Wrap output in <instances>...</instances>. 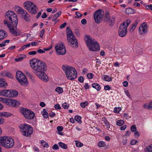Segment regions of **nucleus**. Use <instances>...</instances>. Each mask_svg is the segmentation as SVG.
Instances as JSON below:
<instances>
[{
    "instance_id": "nucleus-1",
    "label": "nucleus",
    "mask_w": 152,
    "mask_h": 152,
    "mask_svg": "<svg viewBox=\"0 0 152 152\" xmlns=\"http://www.w3.org/2000/svg\"><path fill=\"white\" fill-rule=\"evenodd\" d=\"M29 63L34 74L42 80H47L48 77L45 72L47 70V65L45 62L36 58H33L29 60Z\"/></svg>"
},
{
    "instance_id": "nucleus-2",
    "label": "nucleus",
    "mask_w": 152,
    "mask_h": 152,
    "mask_svg": "<svg viewBox=\"0 0 152 152\" xmlns=\"http://www.w3.org/2000/svg\"><path fill=\"white\" fill-rule=\"evenodd\" d=\"M62 69L68 79L74 80L77 77V72L73 67L67 65H63Z\"/></svg>"
},
{
    "instance_id": "nucleus-3",
    "label": "nucleus",
    "mask_w": 152,
    "mask_h": 152,
    "mask_svg": "<svg viewBox=\"0 0 152 152\" xmlns=\"http://www.w3.org/2000/svg\"><path fill=\"white\" fill-rule=\"evenodd\" d=\"M85 39L87 46L90 50L95 51L99 49V46L97 42L95 41L94 39L92 40L91 39L89 36L86 35Z\"/></svg>"
},
{
    "instance_id": "nucleus-4",
    "label": "nucleus",
    "mask_w": 152,
    "mask_h": 152,
    "mask_svg": "<svg viewBox=\"0 0 152 152\" xmlns=\"http://www.w3.org/2000/svg\"><path fill=\"white\" fill-rule=\"evenodd\" d=\"M66 34L67 39L70 43L71 46L76 48L78 44L77 40L69 27H67L66 28Z\"/></svg>"
},
{
    "instance_id": "nucleus-5",
    "label": "nucleus",
    "mask_w": 152,
    "mask_h": 152,
    "mask_svg": "<svg viewBox=\"0 0 152 152\" xmlns=\"http://www.w3.org/2000/svg\"><path fill=\"white\" fill-rule=\"evenodd\" d=\"M5 17L6 19L4 20H6L9 24H13L16 23H18L17 15L13 11H8L6 12Z\"/></svg>"
},
{
    "instance_id": "nucleus-6",
    "label": "nucleus",
    "mask_w": 152,
    "mask_h": 152,
    "mask_svg": "<svg viewBox=\"0 0 152 152\" xmlns=\"http://www.w3.org/2000/svg\"><path fill=\"white\" fill-rule=\"evenodd\" d=\"M18 24L17 23L13 24H9L6 20H4V24L7 26L9 28L10 32L14 36L19 35L21 33L20 30L17 31Z\"/></svg>"
},
{
    "instance_id": "nucleus-7",
    "label": "nucleus",
    "mask_w": 152,
    "mask_h": 152,
    "mask_svg": "<svg viewBox=\"0 0 152 152\" xmlns=\"http://www.w3.org/2000/svg\"><path fill=\"white\" fill-rule=\"evenodd\" d=\"M19 127L23 136L27 137L31 136L33 133V130L30 125L26 124H21L19 126Z\"/></svg>"
},
{
    "instance_id": "nucleus-8",
    "label": "nucleus",
    "mask_w": 152,
    "mask_h": 152,
    "mask_svg": "<svg viewBox=\"0 0 152 152\" xmlns=\"http://www.w3.org/2000/svg\"><path fill=\"white\" fill-rule=\"evenodd\" d=\"M1 143L3 146L7 148H12L14 145V141L12 138L5 136L1 137Z\"/></svg>"
},
{
    "instance_id": "nucleus-9",
    "label": "nucleus",
    "mask_w": 152,
    "mask_h": 152,
    "mask_svg": "<svg viewBox=\"0 0 152 152\" xmlns=\"http://www.w3.org/2000/svg\"><path fill=\"white\" fill-rule=\"evenodd\" d=\"M16 78L22 86H26L28 85V82L26 76L21 72L19 71L17 72Z\"/></svg>"
},
{
    "instance_id": "nucleus-10",
    "label": "nucleus",
    "mask_w": 152,
    "mask_h": 152,
    "mask_svg": "<svg viewBox=\"0 0 152 152\" xmlns=\"http://www.w3.org/2000/svg\"><path fill=\"white\" fill-rule=\"evenodd\" d=\"M131 22L130 20L128 19L126 22H124L121 24L118 30V34L120 37H123L126 35L127 27Z\"/></svg>"
},
{
    "instance_id": "nucleus-11",
    "label": "nucleus",
    "mask_w": 152,
    "mask_h": 152,
    "mask_svg": "<svg viewBox=\"0 0 152 152\" xmlns=\"http://www.w3.org/2000/svg\"><path fill=\"white\" fill-rule=\"evenodd\" d=\"M20 112L26 118L29 120L33 119L35 116L34 113L27 108L21 107Z\"/></svg>"
},
{
    "instance_id": "nucleus-12",
    "label": "nucleus",
    "mask_w": 152,
    "mask_h": 152,
    "mask_svg": "<svg viewBox=\"0 0 152 152\" xmlns=\"http://www.w3.org/2000/svg\"><path fill=\"white\" fill-rule=\"evenodd\" d=\"M1 101L12 107H17L20 105V103L19 101L12 99H4L1 97Z\"/></svg>"
},
{
    "instance_id": "nucleus-13",
    "label": "nucleus",
    "mask_w": 152,
    "mask_h": 152,
    "mask_svg": "<svg viewBox=\"0 0 152 152\" xmlns=\"http://www.w3.org/2000/svg\"><path fill=\"white\" fill-rule=\"evenodd\" d=\"M103 13V10L99 9L94 14V19L96 23H99L101 22L102 19Z\"/></svg>"
},
{
    "instance_id": "nucleus-14",
    "label": "nucleus",
    "mask_w": 152,
    "mask_h": 152,
    "mask_svg": "<svg viewBox=\"0 0 152 152\" xmlns=\"http://www.w3.org/2000/svg\"><path fill=\"white\" fill-rule=\"evenodd\" d=\"M104 20L105 21L109 23V25L111 27L113 26L115 22V18L110 17L109 13L108 12H106L105 15Z\"/></svg>"
},
{
    "instance_id": "nucleus-15",
    "label": "nucleus",
    "mask_w": 152,
    "mask_h": 152,
    "mask_svg": "<svg viewBox=\"0 0 152 152\" xmlns=\"http://www.w3.org/2000/svg\"><path fill=\"white\" fill-rule=\"evenodd\" d=\"M148 25L145 23H142L139 28V32L140 33L142 34L143 33H146L148 32Z\"/></svg>"
},
{
    "instance_id": "nucleus-16",
    "label": "nucleus",
    "mask_w": 152,
    "mask_h": 152,
    "mask_svg": "<svg viewBox=\"0 0 152 152\" xmlns=\"http://www.w3.org/2000/svg\"><path fill=\"white\" fill-rule=\"evenodd\" d=\"M37 10L38 8L37 6L34 4L30 9H28V11L32 14H35L37 13Z\"/></svg>"
},
{
    "instance_id": "nucleus-17",
    "label": "nucleus",
    "mask_w": 152,
    "mask_h": 152,
    "mask_svg": "<svg viewBox=\"0 0 152 152\" xmlns=\"http://www.w3.org/2000/svg\"><path fill=\"white\" fill-rule=\"evenodd\" d=\"M18 94V92L15 90H13L10 91L8 93V95L7 96L8 97H16Z\"/></svg>"
},
{
    "instance_id": "nucleus-18",
    "label": "nucleus",
    "mask_w": 152,
    "mask_h": 152,
    "mask_svg": "<svg viewBox=\"0 0 152 152\" xmlns=\"http://www.w3.org/2000/svg\"><path fill=\"white\" fill-rule=\"evenodd\" d=\"M34 4L30 1H26L23 4L24 8L28 10V9H30Z\"/></svg>"
},
{
    "instance_id": "nucleus-19",
    "label": "nucleus",
    "mask_w": 152,
    "mask_h": 152,
    "mask_svg": "<svg viewBox=\"0 0 152 152\" xmlns=\"http://www.w3.org/2000/svg\"><path fill=\"white\" fill-rule=\"evenodd\" d=\"M8 86V84L5 79L1 78V89L5 88Z\"/></svg>"
},
{
    "instance_id": "nucleus-20",
    "label": "nucleus",
    "mask_w": 152,
    "mask_h": 152,
    "mask_svg": "<svg viewBox=\"0 0 152 152\" xmlns=\"http://www.w3.org/2000/svg\"><path fill=\"white\" fill-rule=\"evenodd\" d=\"M61 50H58V55H63L65 54L66 53V50L64 46L62 43V42H61Z\"/></svg>"
},
{
    "instance_id": "nucleus-21",
    "label": "nucleus",
    "mask_w": 152,
    "mask_h": 152,
    "mask_svg": "<svg viewBox=\"0 0 152 152\" xmlns=\"http://www.w3.org/2000/svg\"><path fill=\"white\" fill-rule=\"evenodd\" d=\"M10 91V90L1 89V96H2L8 97L9 92Z\"/></svg>"
},
{
    "instance_id": "nucleus-22",
    "label": "nucleus",
    "mask_w": 152,
    "mask_h": 152,
    "mask_svg": "<svg viewBox=\"0 0 152 152\" xmlns=\"http://www.w3.org/2000/svg\"><path fill=\"white\" fill-rule=\"evenodd\" d=\"M102 123L103 124H105V126H107L108 129L109 130V129L110 128L109 124L107 119L105 117L102 118Z\"/></svg>"
},
{
    "instance_id": "nucleus-23",
    "label": "nucleus",
    "mask_w": 152,
    "mask_h": 152,
    "mask_svg": "<svg viewBox=\"0 0 152 152\" xmlns=\"http://www.w3.org/2000/svg\"><path fill=\"white\" fill-rule=\"evenodd\" d=\"M1 76L3 77H9L11 76V74L8 72L4 71L1 73Z\"/></svg>"
},
{
    "instance_id": "nucleus-24",
    "label": "nucleus",
    "mask_w": 152,
    "mask_h": 152,
    "mask_svg": "<svg viewBox=\"0 0 152 152\" xmlns=\"http://www.w3.org/2000/svg\"><path fill=\"white\" fill-rule=\"evenodd\" d=\"M8 35L7 33L3 30H1V40L6 38Z\"/></svg>"
},
{
    "instance_id": "nucleus-25",
    "label": "nucleus",
    "mask_w": 152,
    "mask_h": 152,
    "mask_svg": "<svg viewBox=\"0 0 152 152\" xmlns=\"http://www.w3.org/2000/svg\"><path fill=\"white\" fill-rule=\"evenodd\" d=\"M145 152H152V144L146 146L144 149Z\"/></svg>"
},
{
    "instance_id": "nucleus-26",
    "label": "nucleus",
    "mask_w": 152,
    "mask_h": 152,
    "mask_svg": "<svg viewBox=\"0 0 152 152\" xmlns=\"http://www.w3.org/2000/svg\"><path fill=\"white\" fill-rule=\"evenodd\" d=\"M11 115L12 114L9 113L7 112H3L1 113V117L3 116L5 117H8L11 116Z\"/></svg>"
},
{
    "instance_id": "nucleus-27",
    "label": "nucleus",
    "mask_w": 152,
    "mask_h": 152,
    "mask_svg": "<svg viewBox=\"0 0 152 152\" xmlns=\"http://www.w3.org/2000/svg\"><path fill=\"white\" fill-rule=\"evenodd\" d=\"M92 87L96 89L98 91H100L101 88L100 86L97 83H93L92 85Z\"/></svg>"
},
{
    "instance_id": "nucleus-28",
    "label": "nucleus",
    "mask_w": 152,
    "mask_h": 152,
    "mask_svg": "<svg viewBox=\"0 0 152 152\" xmlns=\"http://www.w3.org/2000/svg\"><path fill=\"white\" fill-rule=\"evenodd\" d=\"M18 11L20 12V13L22 15H23L27 13V12L22 8L18 6Z\"/></svg>"
},
{
    "instance_id": "nucleus-29",
    "label": "nucleus",
    "mask_w": 152,
    "mask_h": 152,
    "mask_svg": "<svg viewBox=\"0 0 152 152\" xmlns=\"http://www.w3.org/2000/svg\"><path fill=\"white\" fill-rule=\"evenodd\" d=\"M61 11H59L56 13L55 15L53 16V21H55L56 20L57 18H58L60 16V15H61Z\"/></svg>"
},
{
    "instance_id": "nucleus-30",
    "label": "nucleus",
    "mask_w": 152,
    "mask_h": 152,
    "mask_svg": "<svg viewBox=\"0 0 152 152\" xmlns=\"http://www.w3.org/2000/svg\"><path fill=\"white\" fill-rule=\"evenodd\" d=\"M58 144L60 147L63 149H66L67 148V146L66 145L62 142H59L58 143Z\"/></svg>"
},
{
    "instance_id": "nucleus-31",
    "label": "nucleus",
    "mask_w": 152,
    "mask_h": 152,
    "mask_svg": "<svg viewBox=\"0 0 152 152\" xmlns=\"http://www.w3.org/2000/svg\"><path fill=\"white\" fill-rule=\"evenodd\" d=\"M124 124V121L122 120H118L116 122V125L119 126H122Z\"/></svg>"
},
{
    "instance_id": "nucleus-32",
    "label": "nucleus",
    "mask_w": 152,
    "mask_h": 152,
    "mask_svg": "<svg viewBox=\"0 0 152 152\" xmlns=\"http://www.w3.org/2000/svg\"><path fill=\"white\" fill-rule=\"evenodd\" d=\"M81 117L79 115L76 116L75 117V119L76 121L79 124H81L82 123V121L81 120Z\"/></svg>"
},
{
    "instance_id": "nucleus-33",
    "label": "nucleus",
    "mask_w": 152,
    "mask_h": 152,
    "mask_svg": "<svg viewBox=\"0 0 152 152\" xmlns=\"http://www.w3.org/2000/svg\"><path fill=\"white\" fill-rule=\"evenodd\" d=\"M43 113H42V114L43 115L44 118H48V114L46 111L45 109L43 110Z\"/></svg>"
},
{
    "instance_id": "nucleus-34",
    "label": "nucleus",
    "mask_w": 152,
    "mask_h": 152,
    "mask_svg": "<svg viewBox=\"0 0 152 152\" xmlns=\"http://www.w3.org/2000/svg\"><path fill=\"white\" fill-rule=\"evenodd\" d=\"M41 143L44 147L48 148L49 147L48 144L45 141L42 140Z\"/></svg>"
},
{
    "instance_id": "nucleus-35",
    "label": "nucleus",
    "mask_w": 152,
    "mask_h": 152,
    "mask_svg": "<svg viewBox=\"0 0 152 152\" xmlns=\"http://www.w3.org/2000/svg\"><path fill=\"white\" fill-rule=\"evenodd\" d=\"M105 143L103 141H99L98 143V146L99 147H104L106 146Z\"/></svg>"
},
{
    "instance_id": "nucleus-36",
    "label": "nucleus",
    "mask_w": 152,
    "mask_h": 152,
    "mask_svg": "<svg viewBox=\"0 0 152 152\" xmlns=\"http://www.w3.org/2000/svg\"><path fill=\"white\" fill-rule=\"evenodd\" d=\"M62 45L60 44L59 43V45H57L55 47V50H56V52H57V53L58 54V50H61V45Z\"/></svg>"
},
{
    "instance_id": "nucleus-37",
    "label": "nucleus",
    "mask_w": 152,
    "mask_h": 152,
    "mask_svg": "<svg viewBox=\"0 0 152 152\" xmlns=\"http://www.w3.org/2000/svg\"><path fill=\"white\" fill-rule=\"evenodd\" d=\"M62 45L60 44L59 43V45H57L55 47V50H56V52H57V53L58 54V50H61V45Z\"/></svg>"
},
{
    "instance_id": "nucleus-38",
    "label": "nucleus",
    "mask_w": 152,
    "mask_h": 152,
    "mask_svg": "<svg viewBox=\"0 0 152 152\" xmlns=\"http://www.w3.org/2000/svg\"><path fill=\"white\" fill-rule=\"evenodd\" d=\"M55 91L59 94H61L63 92V89L60 87H57L55 89Z\"/></svg>"
},
{
    "instance_id": "nucleus-39",
    "label": "nucleus",
    "mask_w": 152,
    "mask_h": 152,
    "mask_svg": "<svg viewBox=\"0 0 152 152\" xmlns=\"http://www.w3.org/2000/svg\"><path fill=\"white\" fill-rule=\"evenodd\" d=\"M103 80L105 81L109 82L112 80V78L110 77L109 76L107 75H104Z\"/></svg>"
},
{
    "instance_id": "nucleus-40",
    "label": "nucleus",
    "mask_w": 152,
    "mask_h": 152,
    "mask_svg": "<svg viewBox=\"0 0 152 152\" xmlns=\"http://www.w3.org/2000/svg\"><path fill=\"white\" fill-rule=\"evenodd\" d=\"M9 42L10 40L9 39L4 41H3L1 43V47H3L4 46L6 45V43H9Z\"/></svg>"
},
{
    "instance_id": "nucleus-41",
    "label": "nucleus",
    "mask_w": 152,
    "mask_h": 152,
    "mask_svg": "<svg viewBox=\"0 0 152 152\" xmlns=\"http://www.w3.org/2000/svg\"><path fill=\"white\" fill-rule=\"evenodd\" d=\"M88 103L87 101H85L83 102H81L80 105L82 107L85 108L87 105H88Z\"/></svg>"
},
{
    "instance_id": "nucleus-42",
    "label": "nucleus",
    "mask_w": 152,
    "mask_h": 152,
    "mask_svg": "<svg viewBox=\"0 0 152 152\" xmlns=\"http://www.w3.org/2000/svg\"><path fill=\"white\" fill-rule=\"evenodd\" d=\"M75 142L76 146L78 147H80L83 146V144L77 140L75 141Z\"/></svg>"
},
{
    "instance_id": "nucleus-43",
    "label": "nucleus",
    "mask_w": 152,
    "mask_h": 152,
    "mask_svg": "<svg viewBox=\"0 0 152 152\" xmlns=\"http://www.w3.org/2000/svg\"><path fill=\"white\" fill-rule=\"evenodd\" d=\"M23 18L26 21H28L29 20V14L27 13L26 14H25L23 15Z\"/></svg>"
},
{
    "instance_id": "nucleus-44",
    "label": "nucleus",
    "mask_w": 152,
    "mask_h": 152,
    "mask_svg": "<svg viewBox=\"0 0 152 152\" xmlns=\"http://www.w3.org/2000/svg\"><path fill=\"white\" fill-rule=\"evenodd\" d=\"M62 106L64 109H68L69 107V104H67L66 102H65L62 104Z\"/></svg>"
},
{
    "instance_id": "nucleus-45",
    "label": "nucleus",
    "mask_w": 152,
    "mask_h": 152,
    "mask_svg": "<svg viewBox=\"0 0 152 152\" xmlns=\"http://www.w3.org/2000/svg\"><path fill=\"white\" fill-rule=\"evenodd\" d=\"M122 142L124 145H125L126 144L127 142V137H124V136H123L122 137Z\"/></svg>"
},
{
    "instance_id": "nucleus-46",
    "label": "nucleus",
    "mask_w": 152,
    "mask_h": 152,
    "mask_svg": "<svg viewBox=\"0 0 152 152\" xmlns=\"http://www.w3.org/2000/svg\"><path fill=\"white\" fill-rule=\"evenodd\" d=\"M130 129L133 132L136 131L137 129L136 126L134 125H132Z\"/></svg>"
},
{
    "instance_id": "nucleus-47",
    "label": "nucleus",
    "mask_w": 152,
    "mask_h": 152,
    "mask_svg": "<svg viewBox=\"0 0 152 152\" xmlns=\"http://www.w3.org/2000/svg\"><path fill=\"white\" fill-rule=\"evenodd\" d=\"M121 110V108L120 107H115L114 109V112L115 113H118Z\"/></svg>"
},
{
    "instance_id": "nucleus-48",
    "label": "nucleus",
    "mask_w": 152,
    "mask_h": 152,
    "mask_svg": "<svg viewBox=\"0 0 152 152\" xmlns=\"http://www.w3.org/2000/svg\"><path fill=\"white\" fill-rule=\"evenodd\" d=\"M87 77L89 79H91L92 78L94 77L93 74L92 73L88 74L87 75Z\"/></svg>"
},
{
    "instance_id": "nucleus-49",
    "label": "nucleus",
    "mask_w": 152,
    "mask_h": 152,
    "mask_svg": "<svg viewBox=\"0 0 152 152\" xmlns=\"http://www.w3.org/2000/svg\"><path fill=\"white\" fill-rule=\"evenodd\" d=\"M137 141L134 140H132L130 142V144L132 145H135L137 142Z\"/></svg>"
},
{
    "instance_id": "nucleus-50",
    "label": "nucleus",
    "mask_w": 152,
    "mask_h": 152,
    "mask_svg": "<svg viewBox=\"0 0 152 152\" xmlns=\"http://www.w3.org/2000/svg\"><path fill=\"white\" fill-rule=\"evenodd\" d=\"M54 107L56 109L60 110L61 107L58 104H56L54 105Z\"/></svg>"
},
{
    "instance_id": "nucleus-51",
    "label": "nucleus",
    "mask_w": 152,
    "mask_h": 152,
    "mask_svg": "<svg viewBox=\"0 0 152 152\" xmlns=\"http://www.w3.org/2000/svg\"><path fill=\"white\" fill-rule=\"evenodd\" d=\"M52 148L54 150H57L59 149V146L57 144H55L52 146Z\"/></svg>"
},
{
    "instance_id": "nucleus-52",
    "label": "nucleus",
    "mask_w": 152,
    "mask_h": 152,
    "mask_svg": "<svg viewBox=\"0 0 152 152\" xmlns=\"http://www.w3.org/2000/svg\"><path fill=\"white\" fill-rule=\"evenodd\" d=\"M78 81L80 83H83L84 80L83 77L82 76H80L78 78Z\"/></svg>"
},
{
    "instance_id": "nucleus-53",
    "label": "nucleus",
    "mask_w": 152,
    "mask_h": 152,
    "mask_svg": "<svg viewBox=\"0 0 152 152\" xmlns=\"http://www.w3.org/2000/svg\"><path fill=\"white\" fill-rule=\"evenodd\" d=\"M132 12V9L127 8L126 9L125 11V12L126 14L130 13Z\"/></svg>"
},
{
    "instance_id": "nucleus-54",
    "label": "nucleus",
    "mask_w": 152,
    "mask_h": 152,
    "mask_svg": "<svg viewBox=\"0 0 152 152\" xmlns=\"http://www.w3.org/2000/svg\"><path fill=\"white\" fill-rule=\"evenodd\" d=\"M146 9L147 10H152V5L150 4L149 5H147L145 6Z\"/></svg>"
},
{
    "instance_id": "nucleus-55",
    "label": "nucleus",
    "mask_w": 152,
    "mask_h": 152,
    "mask_svg": "<svg viewBox=\"0 0 152 152\" xmlns=\"http://www.w3.org/2000/svg\"><path fill=\"white\" fill-rule=\"evenodd\" d=\"M66 24L67 23L66 22L64 23L63 24L60 25V28L61 29L64 28L66 26Z\"/></svg>"
},
{
    "instance_id": "nucleus-56",
    "label": "nucleus",
    "mask_w": 152,
    "mask_h": 152,
    "mask_svg": "<svg viewBox=\"0 0 152 152\" xmlns=\"http://www.w3.org/2000/svg\"><path fill=\"white\" fill-rule=\"evenodd\" d=\"M45 30L44 29H43L42 31H40V37H42L43 36Z\"/></svg>"
},
{
    "instance_id": "nucleus-57",
    "label": "nucleus",
    "mask_w": 152,
    "mask_h": 152,
    "mask_svg": "<svg viewBox=\"0 0 152 152\" xmlns=\"http://www.w3.org/2000/svg\"><path fill=\"white\" fill-rule=\"evenodd\" d=\"M57 129L58 132H61L63 130V128L62 126H58L57 127Z\"/></svg>"
},
{
    "instance_id": "nucleus-58",
    "label": "nucleus",
    "mask_w": 152,
    "mask_h": 152,
    "mask_svg": "<svg viewBox=\"0 0 152 152\" xmlns=\"http://www.w3.org/2000/svg\"><path fill=\"white\" fill-rule=\"evenodd\" d=\"M124 117L126 119H128L129 118H130V117H129L128 115V114L127 113H124Z\"/></svg>"
},
{
    "instance_id": "nucleus-59",
    "label": "nucleus",
    "mask_w": 152,
    "mask_h": 152,
    "mask_svg": "<svg viewBox=\"0 0 152 152\" xmlns=\"http://www.w3.org/2000/svg\"><path fill=\"white\" fill-rule=\"evenodd\" d=\"M148 109L149 110H152V104H151V102H150L149 103L148 105Z\"/></svg>"
},
{
    "instance_id": "nucleus-60",
    "label": "nucleus",
    "mask_w": 152,
    "mask_h": 152,
    "mask_svg": "<svg viewBox=\"0 0 152 152\" xmlns=\"http://www.w3.org/2000/svg\"><path fill=\"white\" fill-rule=\"evenodd\" d=\"M81 23L83 25H85L87 23V21L85 19H83L81 20Z\"/></svg>"
},
{
    "instance_id": "nucleus-61",
    "label": "nucleus",
    "mask_w": 152,
    "mask_h": 152,
    "mask_svg": "<svg viewBox=\"0 0 152 152\" xmlns=\"http://www.w3.org/2000/svg\"><path fill=\"white\" fill-rule=\"evenodd\" d=\"M23 57H21L18 58H15V60L16 61H22L23 59Z\"/></svg>"
},
{
    "instance_id": "nucleus-62",
    "label": "nucleus",
    "mask_w": 152,
    "mask_h": 152,
    "mask_svg": "<svg viewBox=\"0 0 152 152\" xmlns=\"http://www.w3.org/2000/svg\"><path fill=\"white\" fill-rule=\"evenodd\" d=\"M37 52L36 51H32L28 53V54L29 55H34L36 54Z\"/></svg>"
},
{
    "instance_id": "nucleus-63",
    "label": "nucleus",
    "mask_w": 152,
    "mask_h": 152,
    "mask_svg": "<svg viewBox=\"0 0 152 152\" xmlns=\"http://www.w3.org/2000/svg\"><path fill=\"white\" fill-rule=\"evenodd\" d=\"M123 83L124 86L125 87H126L128 86V83L127 81H125L123 82Z\"/></svg>"
},
{
    "instance_id": "nucleus-64",
    "label": "nucleus",
    "mask_w": 152,
    "mask_h": 152,
    "mask_svg": "<svg viewBox=\"0 0 152 152\" xmlns=\"http://www.w3.org/2000/svg\"><path fill=\"white\" fill-rule=\"evenodd\" d=\"M130 132L129 131H127L126 132V133L123 136H124V137H127V136L130 135Z\"/></svg>"
}]
</instances>
